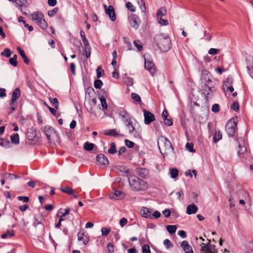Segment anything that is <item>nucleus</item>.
Returning a JSON list of instances; mask_svg holds the SVG:
<instances>
[{
  "instance_id": "nucleus-64",
  "label": "nucleus",
  "mask_w": 253,
  "mask_h": 253,
  "mask_svg": "<svg viewBox=\"0 0 253 253\" xmlns=\"http://www.w3.org/2000/svg\"><path fill=\"white\" fill-rule=\"evenodd\" d=\"M9 63L10 64H11L12 66L14 67H16L17 65V62L16 60L14 59H13L12 58H10L9 60Z\"/></svg>"
},
{
  "instance_id": "nucleus-14",
  "label": "nucleus",
  "mask_w": 253,
  "mask_h": 253,
  "mask_svg": "<svg viewBox=\"0 0 253 253\" xmlns=\"http://www.w3.org/2000/svg\"><path fill=\"white\" fill-rule=\"evenodd\" d=\"M201 79L202 82L204 83V85H214V83L212 80L210 78V75L208 73H203L202 75Z\"/></svg>"
},
{
  "instance_id": "nucleus-22",
  "label": "nucleus",
  "mask_w": 253,
  "mask_h": 253,
  "mask_svg": "<svg viewBox=\"0 0 253 253\" xmlns=\"http://www.w3.org/2000/svg\"><path fill=\"white\" fill-rule=\"evenodd\" d=\"M104 134L107 136H112L114 137L124 136L123 134L119 133L116 129H112L106 130Z\"/></svg>"
},
{
  "instance_id": "nucleus-50",
  "label": "nucleus",
  "mask_w": 253,
  "mask_h": 253,
  "mask_svg": "<svg viewBox=\"0 0 253 253\" xmlns=\"http://www.w3.org/2000/svg\"><path fill=\"white\" fill-rule=\"evenodd\" d=\"M231 109L236 112L238 111L239 110V103L238 102H234L231 106Z\"/></svg>"
},
{
  "instance_id": "nucleus-58",
  "label": "nucleus",
  "mask_w": 253,
  "mask_h": 253,
  "mask_svg": "<svg viewBox=\"0 0 253 253\" xmlns=\"http://www.w3.org/2000/svg\"><path fill=\"white\" fill-rule=\"evenodd\" d=\"M211 111L214 113L218 112L219 111V105L218 104H214L212 106Z\"/></svg>"
},
{
  "instance_id": "nucleus-11",
  "label": "nucleus",
  "mask_w": 253,
  "mask_h": 253,
  "mask_svg": "<svg viewBox=\"0 0 253 253\" xmlns=\"http://www.w3.org/2000/svg\"><path fill=\"white\" fill-rule=\"evenodd\" d=\"M143 114L144 117V124L149 125L155 120V116L150 111L146 110H143Z\"/></svg>"
},
{
  "instance_id": "nucleus-39",
  "label": "nucleus",
  "mask_w": 253,
  "mask_h": 253,
  "mask_svg": "<svg viewBox=\"0 0 253 253\" xmlns=\"http://www.w3.org/2000/svg\"><path fill=\"white\" fill-rule=\"evenodd\" d=\"M238 148L239 150L238 151V155L239 157H240L242 154L246 152V148L240 144L238 145Z\"/></svg>"
},
{
  "instance_id": "nucleus-63",
  "label": "nucleus",
  "mask_w": 253,
  "mask_h": 253,
  "mask_svg": "<svg viewBox=\"0 0 253 253\" xmlns=\"http://www.w3.org/2000/svg\"><path fill=\"white\" fill-rule=\"evenodd\" d=\"M36 134L35 133L28 132L27 134V137L30 140H33L35 137Z\"/></svg>"
},
{
  "instance_id": "nucleus-41",
  "label": "nucleus",
  "mask_w": 253,
  "mask_h": 253,
  "mask_svg": "<svg viewBox=\"0 0 253 253\" xmlns=\"http://www.w3.org/2000/svg\"><path fill=\"white\" fill-rule=\"evenodd\" d=\"M4 177L5 178L9 179L10 180H12L13 179H18L19 178V176L17 175L7 173L5 174Z\"/></svg>"
},
{
  "instance_id": "nucleus-33",
  "label": "nucleus",
  "mask_w": 253,
  "mask_h": 253,
  "mask_svg": "<svg viewBox=\"0 0 253 253\" xmlns=\"http://www.w3.org/2000/svg\"><path fill=\"white\" fill-rule=\"evenodd\" d=\"M49 100L52 105L54 106L56 109H58L59 108V102L58 99L56 98H52L49 97Z\"/></svg>"
},
{
  "instance_id": "nucleus-1",
  "label": "nucleus",
  "mask_w": 253,
  "mask_h": 253,
  "mask_svg": "<svg viewBox=\"0 0 253 253\" xmlns=\"http://www.w3.org/2000/svg\"><path fill=\"white\" fill-rule=\"evenodd\" d=\"M131 188L136 191H144L148 188V184L135 176H130L128 178Z\"/></svg>"
},
{
  "instance_id": "nucleus-10",
  "label": "nucleus",
  "mask_w": 253,
  "mask_h": 253,
  "mask_svg": "<svg viewBox=\"0 0 253 253\" xmlns=\"http://www.w3.org/2000/svg\"><path fill=\"white\" fill-rule=\"evenodd\" d=\"M129 22L132 28L137 29L139 27L141 21L136 15L132 14L129 17Z\"/></svg>"
},
{
  "instance_id": "nucleus-40",
  "label": "nucleus",
  "mask_w": 253,
  "mask_h": 253,
  "mask_svg": "<svg viewBox=\"0 0 253 253\" xmlns=\"http://www.w3.org/2000/svg\"><path fill=\"white\" fill-rule=\"evenodd\" d=\"M137 2L139 5L140 8L141 10V11L142 12H145L146 11V6L144 0H139L137 1Z\"/></svg>"
},
{
  "instance_id": "nucleus-34",
  "label": "nucleus",
  "mask_w": 253,
  "mask_h": 253,
  "mask_svg": "<svg viewBox=\"0 0 253 253\" xmlns=\"http://www.w3.org/2000/svg\"><path fill=\"white\" fill-rule=\"evenodd\" d=\"M169 173L172 178H176L178 175V169L176 168L170 169H169Z\"/></svg>"
},
{
  "instance_id": "nucleus-25",
  "label": "nucleus",
  "mask_w": 253,
  "mask_h": 253,
  "mask_svg": "<svg viewBox=\"0 0 253 253\" xmlns=\"http://www.w3.org/2000/svg\"><path fill=\"white\" fill-rule=\"evenodd\" d=\"M181 246L185 253H193L192 248L188 245L187 241H183L181 243Z\"/></svg>"
},
{
  "instance_id": "nucleus-38",
  "label": "nucleus",
  "mask_w": 253,
  "mask_h": 253,
  "mask_svg": "<svg viewBox=\"0 0 253 253\" xmlns=\"http://www.w3.org/2000/svg\"><path fill=\"white\" fill-rule=\"evenodd\" d=\"M110 148L108 149V152L110 154H114L117 152L116 149V144L115 142H112L110 144Z\"/></svg>"
},
{
  "instance_id": "nucleus-19",
  "label": "nucleus",
  "mask_w": 253,
  "mask_h": 253,
  "mask_svg": "<svg viewBox=\"0 0 253 253\" xmlns=\"http://www.w3.org/2000/svg\"><path fill=\"white\" fill-rule=\"evenodd\" d=\"M198 211V208L194 204H191L187 206L186 209V213L188 214H192L196 213Z\"/></svg>"
},
{
  "instance_id": "nucleus-54",
  "label": "nucleus",
  "mask_w": 253,
  "mask_h": 253,
  "mask_svg": "<svg viewBox=\"0 0 253 253\" xmlns=\"http://www.w3.org/2000/svg\"><path fill=\"white\" fill-rule=\"evenodd\" d=\"M175 195L177 197V199L179 201H181L183 199V193L182 191H179L175 192Z\"/></svg>"
},
{
  "instance_id": "nucleus-8",
  "label": "nucleus",
  "mask_w": 253,
  "mask_h": 253,
  "mask_svg": "<svg viewBox=\"0 0 253 253\" xmlns=\"http://www.w3.org/2000/svg\"><path fill=\"white\" fill-rule=\"evenodd\" d=\"M158 145L160 149V145H161L163 146L166 150H169L171 148L173 150V148L170 141L167 138L163 136H161L158 138Z\"/></svg>"
},
{
  "instance_id": "nucleus-53",
  "label": "nucleus",
  "mask_w": 253,
  "mask_h": 253,
  "mask_svg": "<svg viewBox=\"0 0 253 253\" xmlns=\"http://www.w3.org/2000/svg\"><path fill=\"white\" fill-rule=\"evenodd\" d=\"M164 244L167 249H169L173 246L172 243L168 239H166L164 241Z\"/></svg>"
},
{
  "instance_id": "nucleus-9",
  "label": "nucleus",
  "mask_w": 253,
  "mask_h": 253,
  "mask_svg": "<svg viewBox=\"0 0 253 253\" xmlns=\"http://www.w3.org/2000/svg\"><path fill=\"white\" fill-rule=\"evenodd\" d=\"M85 102H84V105L87 110V111L90 113H93L94 108L96 104V100L94 97L85 99Z\"/></svg>"
},
{
  "instance_id": "nucleus-3",
  "label": "nucleus",
  "mask_w": 253,
  "mask_h": 253,
  "mask_svg": "<svg viewBox=\"0 0 253 253\" xmlns=\"http://www.w3.org/2000/svg\"><path fill=\"white\" fill-rule=\"evenodd\" d=\"M32 20L35 21L36 23L42 29H46L47 27V24L44 20L43 14L41 12H35L31 14Z\"/></svg>"
},
{
  "instance_id": "nucleus-21",
  "label": "nucleus",
  "mask_w": 253,
  "mask_h": 253,
  "mask_svg": "<svg viewBox=\"0 0 253 253\" xmlns=\"http://www.w3.org/2000/svg\"><path fill=\"white\" fill-rule=\"evenodd\" d=\"M20 94L21 92L19 88H16L12 92L11 100V104H14L16 100L19 98V97H20Z\"/></svg>"
},
{
  "instance_id": "nucleus-23",
  "label": "nucleus",
  "mask_w": 253,
  "mask_h": 253,
  "mask_svg": "<svg viewBox=\"0 0 253 253\" xmlns=\"http://www.w3.org/2000/svg\"><path fill=\"white\" fill-rule=\"evenodd\" d=\"M106 92L103 91V94L99 97L101 105L103 110H106L107 109V104L106 101Z\"/></svg>"
},
{
  "instance_id": "nucleus-5",
  "label": "nucleus",
  "mask_w": 253,
  "mask_h": 253,
  "mask_svg": "<svg viewBox=\"0 0 253 253\" xmlns=\"http://www.w3.org/2000/svg\"><path fill=\"white\" fill-rule=\"evenodd\" d=\"M203 94L205 96V99L208 102L209 100L211 98L216 91L214 85H203L202 87Z\"/></svg>"
},
{
  "instance_id": "nucleus-37",
  "label": "nucleus",
  "mask_w": 253,
  "mask_h": 253,
  "mask_svg": "<svg viewBox=\"0 0 253 253\" xmlns=\"http://www.w3.org/2000/svg\"><path fill=\"white\" fill-rule=\"evenodd\" d=\"M11 141L12 143L17 144L19 143V137L18 133H15L10 136Z\"/></svg>"
},
{
  "instance_id": "nucleus-57",
  "label": "nucleus",
  "mask_w": 253,
  "mask_h": 253,
  "mask_svg": "<svg viewBox=\"0 0 253 253\" xmlns=\"http://www.w3.org/2000/svg\"><path fill=\"white\" fill-rule=\"evenodd\" d=\"M125 142L127 147L129 148H131L134 146V143L128 139H125Z\"/></svg>"
},
{
  "instance_id": "nucleus-32",
  "label": "nucleus",
  "mask_w": 253,
  "mask_h": 253,
  "mask_svg": "<svg viewBox=\"0 0 253 253\" xmlns=\"http://www.w3.org/2000/svg\"><path fill=\"white\" fill-rule=\"evenodd\" d=\"M94 146V144L93 143L86 142L84 144V148L86 151H90L93 149Z\"/></svg>"
},
{
  "instance_id": "nucleus-18",
  "label": "nucleus",
  "mask_w": 253,
  "mask_h": 253,
  "mask_svg": "<svg viewBox=\"0 0 253 253\" xmlns=\"http://www.w3.org/2000/svg\"><path fill=\"white\" fill-rule=\"evenodd\" d=\"M96 160L100 164L103 165H107L109 164V161L104 154H98L96 156Z\"/></svg>"
},
{
  "instance_id": "nucleus-61",
  "label": "nucleus",
  "mask_w": 253,
  "mask_h": 253,
  "mask_svg": "<svg viewBox=\"0 0 253 253\" xmlns=\"http://www.w3.org/2000/svg\"><path fill=\"white\" fill-rule=\"evenodd\" d=\"M44 104L48 108L50 113L54 116H55L56 114V111L55 110V109L49 107L45 102H44Z\"/></svg>"
},
{
  "instance_id": "nucleus-15",
  "label": "nucleus",
  "mask_w": 253,
  "mask_h": 253,
  "mask_svg": "<svg viewBox=\"0 0 253 253\" xmlns=\"http://www.w3.org/2000/svg\"><path fill=\"white\" fill-rule=\"evenodd\" d=\"M144 66L145 69L149 71L151 74H153L155 73V65L152 61L149 60L146 61L145 59Z\"/></svg>"
},
{
  "instance_id": "nucleus-35",
  "label": "nucleus",
  "mask_w": 253,
  "mask_h": 253,
  "mask_svg": "<svg viewBox=\"0 0 253 253\" xmlns=\"http://www.w3.org/2000/svg\"><path fill=\"white\" fill-rule=\"evenodd\" d=\"M14 235V231L12 229H9L7 230L5 233L1 234L0 237H7L8 236L12 237Z\"/></svg>"
},
{
  "instance_id": "nucleus-55",
  "label": "nucleus",
  "mask_w": 253,
  "mask_h": 253,
  "mask_svg": "<svg viewBox=\"0 0 253 253\" xmlns=\"http://www.w3.org/2000/svg\"><path fill=\"white\" fill-rule=\"evenodd\" d=\"M2 55H5L6 57H9L11 56V53L9 49L5 48L4 51L1 52Z\"/></svg>"
},
{
  "instance_id": "nucleus-7",
  "label": "nucleus",
  "mask_w": 253,
  "mask_h": 253,
  "mask_svg": "<svg viewBox=\"0 0 253 253\" xmlns=\"http://www.w3.org/2000/svg\"><path fill=\"white\" fill-rule=\"evenodd\" d=\"M237 122L236 119L232 118L226 124L225 128L228 135L230 137L234 136L235 131L237 129Z\"/></svg>"
},
{
  "instance_id": "nucleus-2",
  "label": "nucleus",
  "mask_w": 253,
  "mask_h": 253,
  "mask_svg": "<svg viewBox=\"0 0 253 253\" xmlns=\"http://www.w3.org/2000/svg\"><path fill=\"white\" fill-rule=\"evenodd\" d=\"M158 44L161 50L167 51L171 48V41L168 34H162L157 36Z\"/></svg>"
},
{
  "instance_id": "nucleus-20",
  "label": "nucleus",
  "mask_w": 253,
  "mask_h": 253,
  "mask_svg": "<svg viewBox=\"0 0 253 253\" xmlns=\"http://www.w3.org/2000/svg\"><path fill=\"white\" fill-rule=\"evenodd\" d=\"M41 242L44 243L47 248L54 247L55 249H56L57 244L52 238H47L46 241H41Z\"/></svg>"
},
{
  "instance_id": "nucleus-48",
  "label": "nucleus",
  "mask_w": 253,
  "mask_h": 253,
  "mask_svg": "<svg viewBox=\"0 0 253 253\" xmlns=\"http://www.w3.org/2000/svg\"><path fill=\"white\" fill-rule=\"evenodd\" d=\"M97 78L99 79L102 76V74H104V71L101 69V66L98 67L96 69Z\"/></svg>"
},
{
  "instance_id": "nucleus-4",
  "label": "nucleus",
  "mask_w": 253,
  "mask_h": 253,
  "mask_svg": "<svg viewBox=\"0 0 253 253\" xmlns=\"http://www.w3.org/2000/svg\"><path fill=\"white\" fill-rule=\"evenodd\" d=\"M140 213L143 217L149 218V219H154L158 218L161 216V213L158 211H154L153 209H149L146 207H142L141 211Z\"/></svg>"
},
{
  "instance_id": "nucleus-16",
  "label": "nucleus",
  "mask_w": 253,
  "mask_h": 253,
  "mask_svg": "<svg viewBox=\"0 0 253 253\" xmlns=\"http://www.w3.org/2000/svg\"><path fill=\"white\" fill-rule=\"evenodd\" d=\"M106 13L109 16L110 19L112 21L116 19V16L115 12V9L113 6L109 5L106 10Z\"/></svg>"
},
{
  "instance_id": "nucleus-27",
  "label": "nucleus",
  "mask_w": 253,
  "mask_h": 253,
  "mask_svg": "<svg viewBox=\"0 0 253 253\" xmlns=\"http://www.w3.org/2000/svg\"><path fill=\"white\" fill-rule=\"evenodd\" d=\"M94 95V89L92 87H88L85 92V99L93 98L92 96Z\"/></svg>"
},
{
  "instance_id": "nucleus-62",
  "label": "nucleus",
  "mask_w": 253,
  "mask_h": 253,
  "mask_svg": "<svg viewBox=\"0 0 253 253\" xmlns=\"http://www.w3.org/2000/svg\"><path fill=\"white\" fill-rule=\"evenodd\" d=\"M18 200L23 201L25 203L28 202L29 201V198L26 196H18L17 197Z\"/></svg>"
},
{
  "instance_id": "nucleus-49",
  "label": "nucleus",
  "mask_w": 253,
  "mask_h": 253,
  "mask_svg": "<svg viewBox=\"0 0 253 253\" xmlns=\"http://www.w3.org/2000/svg\"><path fill=\"white\" fill-rule=\"evenodd\" d=\"M110 232V229L109 228L103 227L101 229L102 236H106Z\"/></svg>"
},
{
  "instance_id": "nucleus-51",
  "label": "nucleus",
  "mask_w": 253,
  "mask_h": 253,
  "mask_svg": "<svg viewBox=\"0 0 253 253\" xmlns=\"http://www.w3.org/2000/svg\"><path fill=\"white\" fill-rule=\"evenodd\" d=\"M193 144L192 143H187L186 148L190 152H195V150L193 149Z\"/></svg>"
},
{
  "instance_id": "nucleus-31",
  "label": "nucleus",
  "mask_w": 253,
  "mask_h": 253,
  "mask_svg": "<svg viewBox=\"0 0 253 253\" xmlns=\"http://www.w3.org/2000/svg\"><path fill=\"white\" fill-rule=\"evenodd\" d=\"M60 190L68 195H71L72 194H74V190L72 189L69 187H65V188H60Z\"/></svg>"
},
{
  "instance_id": "nucleus-43",
  "label": "nucleus",
  "mask_w": 253,
  "mask_h": 253,
  "mask_svg": "<svg viewBox=\"0 0 253 253\" xmlns=\"http://www.w3.org/2000/svg\"><path fill=\"white\" fill-rule=\"evenodd\" d=\"M59 9L58 7H55L52 10L48 11V15L51 17H53L58 12Z\"/></svg>"
},
{
  "instance_id": "nucleus-30",
  "label": "nucleus",
  "mask_w": 253,
  "mask_h": 253,
  "mask_svg": "<svg viewBox=\"0 0 253 253\" xmlns=\"http://www.w3.org/2000/svg\"><path fill=\"white\" fill-rule=\"evenodd\" d=\"M177 227L175 225H169L166 226V229L169 233L172 235L176 231Z\"/></svg>"
},
{
  "instance_id": "nucleus-47",
  "label": "nucleus",
  "mask_w": 253,
  "mask_h": 253,
  "mask_svg": "<svg viewBox=\"0 0 253 253\" xmlns=\"http://www.w3.org/2000/svg\"><path fill=\"white\" fill-rule=\"evenodd\" d=\"M158 23L162 26H167L169 24V22L167 20L162 19V17L157 18Z\"/></svg>"
},
{
  "instance_id": "nucleus-42",
  "label": "nucleus",
  "mask_w": 253,
  "mask_h": 253,
  "mask_svg": "<svg viewBox=\"0 0 253 253\" xmlns=\"http://www.w3.org/2000/svg\"><path fill=\"white\" fill-rule=\"evenodd\" d=\"M103 85L102 82L100 80H96L94 83V87L96 89H100Z\"/></svg>"
},
{
  "instance_id": "nucleus-52",
  "label": "nucleus",
  "mask_w": 253,
  "mask_h": 253,
  "mask_svg": "<svg viewBox=\"0 0 253 253\" xmlns=\"http://www.w3.org/2000/svg\"><path fill=\"white\" fill-rule=\"evenodd\" d=\"M126 8L131 12H134L135 10L134 6L130 2H127L126 3Z\"/></svg>"
},
{
  "instance_id": "nucleus-46",
  "label": "nucleus",
  "mask_w": 253,
  "mask_h": 253,
  "mask_svg": "<svg viewBox=\"0 0 253 253\" xmlns=\"http://www.w3.org/2000/svg\"><path fill=\"white\" fill-rule=\"evenodd\" d=\"M142 253H151L150 247L148 244L144 245L142 247Z\"/></svg>"
},
{
  "instance_id": "nucleus-13",
  "label": "nucleus",
  "mask_w": 253,
  "mask_h": 253,
  "mask_svg": "<svg viewBox=\"0 0 253 253\" xmlns=\"http://www.w3.org/2000/svg\"><path fill=\"white\" fill-rule=\"evenodd\" d=\"M119 115L122 119L125 120V122L126 124L132 121V116L125 110H121L119 112Z\"/></svg>"
},
{
  "instance_id": "nucleus-44",
  "label": "nucleus",
  "mask_w": 253,
  "mask_h": 253,
  "mask_svg": "<svg viewBox=\"0 0 253 253\" xmlns=\"http://www.w3.org/2000/svg\"><path fill=\"white\" fill-rule=\"evenodd\" d=\"M0 141H1V143H0L1 146L6 148H9L11 147V143L9 141H4L3 139H1Z\"/></svg>"
},
{
  "instance_id": "nucleus-28",
  "label": "nucleus",
  "mask_w": 253,
  "mask_h": 253,
  "mask_svg": "<svg viewBox=\"0 0 253 253\" xmlns=\"http://www.w3.org/2000/svg\"><path fill=\"white\" fill-rule=\"evenodd\" d=\"M129 133L136 138H141V132L137 130L135 128L132 129H129Z\"/></svg>"
},
{
  "instance_id": "nucleus-36",
  "label": "nucleus",
  "mask_w": 253,
  "mask_h": 253,
  "mask_svg": "<svg viewBox=\"0 0 253 253\" xmlns=\"http://www.w3.org/2000/svg\"><path fill=\"white\" fill-rule=\"evenodd\" d=\"M222 138V133L220 131H216L215 134L213 136L214 142H217Z\"/></svg>"
},
{
  "instance_id": "nucleus-59",
  "label": "nucleus",
  "mask_w": 253,
  "mask_h": 253,
  "mask_svg": "<svg viewBox=\"0 0 253 253\" xmlns=\"http://www.w3.org/2000/svg\"><path fill=\"white\" fill-rule=\"evenodd\" d=\"M107 251L109 253H113L114 251V246L111 243H108L107 245Z\"/></svg>"
},
{
  "instance_id": "nucleus-56",
  "label": "nucleus",
  "mask_w": 253,
  "mask_h": 253,
  "mask_svg": "<svg viewBox=\"0 0 253 253\" xmlns=\"http://www.w3.org/2000/svg\"><path fill=\"white\" fill-rule=\"evenodd\" d=\"M131 97L137 102H141V99L139 95L135 93H132L131 94Z\"/></svg>"
},
{
  "instance_id": "nucleus-6",
  "label": "nucleus",
  "mask_w": 253,
  "mask_h": 253,
  "mask_svg": "<svg viewBox=\"0 0 253 253\" xmlns=\"http://www.w3.org/2000/svg\"><path fill=\"white\" fill-rule=\"evenodd\" d=\"M207 243L201 244V252L202 253H216L214 245L211 243V241L207 238Z\"/></svg>"
},
{
  "instance_id": "nucleus-29",
  "label": "nucleus",
  "mask_w": 253,
  "mask_h": 253,
  "mask_svg": "<svg viewBox=\"0 0 253 253\" xmlns=\"http://www.w3.org/2000/svg\"><path fill=\"white\" fill-rule=\"evenodd\" d=\"M167 13V9L164 7H161L157 13V18L162 17L166 15Z\"/></svg>"
},
{
  "instance_id": "nucleus-24",
  "label": "nucleus",
  "mask_w": 253,
  "mask_h": 253,
  "mask_svg": "<svg viewBox=\"0 0 253 253\" xmlns=\"http://www.w3.org/2000/svg\"><path fill=\"white\" fill-rule=\"evenodd\" d=\"M123 197V193L119 190H116L113 193L109 195V198L111 199L117 200Z\"/></svg>"
},
{
  "instance_id": "nucleus-60",
  "label": "nucleus",
  "mask_w": 253,
  "mask_h": 253,
  "mask_svg": "<svg viewBox=\"0 0 253 253\" xmlns=\"http://www.w3.org/2000/svg\"><path fill=\"white\" fill-rule=\"evenodd\" d=\"M164 124L168 126H171L173 124L172 120L171 119H167L164 120Z\"/></svg>"
},
{
  "instance_id": "nucleus-45",
  "label": "nucleus",
  "mask_w": 253,
  "mask_h": 253,
  "mask_svg": "<svg viewBox=\"0 0 253 253\" xmlns=\"http://www.w3.org/2000/svg\"><path fill=\"white\" fill-rule=\"evenodd\" d=\"M233 82V79L232 78L228 77L226 79V80L224 82L223 87V89L225 90V84H227L228 85H230Z\"/></svg>"
},
{
  "instance_id": "nucleus-26",
  "label": "nucleus",
  "mask_w": 253,
  "mask_h": 253,
  "mask_svg": "<svg viewBox=\"0 0 253 253\" xmlns=\"http://www.w3.org/2000/svg\"><path fill=\"white\" fill-rule=\"evenodd\" d=\"M17 50H18L19 54L23 58L24 62L25 64H28L29 63V60L27 57L24 51L22 50L19 46L17 47Z\"/></svg>"
},
{
  "instance_id": "nucleus-17",
  "label": "nucleus",
  "mask_w": 253,
  "mask_h": 253,
  "mask_svg": "<svg viewBox=\"0 0 253 253\" xmlns=\"http://www.w3.org/2000/svg\"><path fill=\"white\" fill-rule=\"evenodd\" d=\"M137 174L141 178H145L149 174V170L147 169L137 168L136 169Z\"/></svg>"
},
{
  "instance_id": "nucleus-12",
  "label": "nucleus",
  "mask_w": 253,
  "mask_h": 253,
  "mask_svg": "<svg viewBox=\"0 0 253 253\" xmlns=\"http://www.w3.org/2000/svg\"><path fill=\"white\" fill-rule=\"evenodd\" d=\"M43 132L49 141L51 140L52 136L55 133L54 129L49 125H46L44 127Z\"/></svg>"
}]
</instances>
